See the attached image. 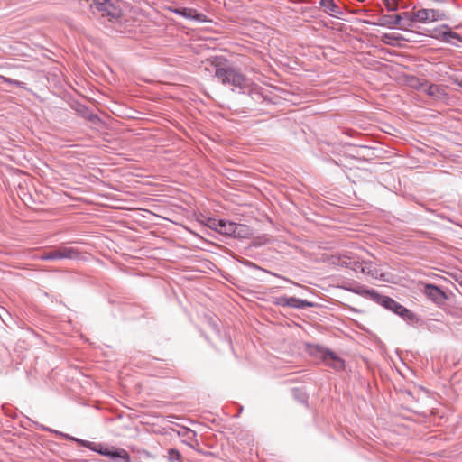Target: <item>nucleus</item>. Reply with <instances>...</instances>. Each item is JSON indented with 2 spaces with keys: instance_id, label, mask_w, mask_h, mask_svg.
Instances as JSON below:
<instances>
[{
  "instance_id": "1",
  "label": "nucleus",
  "mask_w": 462,
  "mask_h": 462,
  "mask_svg": "<svg viewBox=\"0 0 462 462\" xmlns=\"http://www.w3.org/2000/svg\"><path fill=\"white\" fill-rule=\"evenodd\" d=\"M214 76L221 84L231 86L232 90L245 93L250 87V79L239 69L235 68L226 60L225 62H216Z\"/></svg>"
},
{
  "instance_id": "2",
  "label": "nucleus",
  "mask_w": 462,
  "mask_h": 462,
  "mask_svg": "<svg viewBox=\"0 0 462 462\" xmlns=\"http://www.w3.org/2000/svg\"><path fill=\"white\" fill-rule=\"evenodd\" d=\"M307 350L310 356L319 358L321 362L336 370L343 371L346 368V362L336 352L331 349L318 344H308Z\"/></svg>"
},
{
  "instance_id": "3",
  "label": "nucleus",
  "mask_w": 462,
  "mask_h": 462,
  "mask_svg": "<svg viewBox=\"0 0 462 462\" xmlns=\"http://www.w3.org/2000/svg\"><path fill=\"white\" fill-rule=\"evenodd\" d=\"M89 449L108 457L112 462H131L130 454L122 448L107 446L101 442H92Z\"/></svg>"
},
{
  "instance_id": "4",
  "label": "nucleus",
  "mask_w": 462,
  "mask_h": 462,
  "mask_svg": "<svg viewBox=\"0 0 462 462\" xmlns=\"http://www.w3.org/2000/svg\"><path fill=\"white\" fill-rule=\"evenodd\" d=\"M204 225L208 228L217 231V233L225 236H236V230L240 226L238 224L226 220V219H217L214 217H207Z\"/></svg>"
},
{
  "instance_id": "5",
  "label": "nucleus",
  "mask_w": 462,
  "mask_h": 462,
  "mask_svg": "<svg viewBox=\"0 0 462 462\" xmlns=\"http://www.w3.org/2000/svg\"><path fill=\"white\" fill-rule=\"evenodd\" d=\"M348 291L370 299L389 310L392 309V304H393V299L382 295L374 289H366L361 285H357L355 288H349Z\"/></svg>"
},
{
  "instance_id": "6",
  "label": "nucleus",
  "mask_w": 462,
  "mask_h": 462,
  "mask_svg": "<svg viewBox=\"0 0 462 462\" xmlns=\"http://www.w3.org/2000/svg\"><path fill=\"white\" fill-rule=\"evenodd\" d=\"M422 292L428 300L432 301L439 308L444 306L446 301L449 300V295L448 292L434 283H424Z\"/></svg>"
},
{
  "instance_id": "7",
  "label": "nucleus",
  "mask_w": 462,
  "mask_h": 462,
  "mask_svg": "<svg viewBox=\"0 0 462 462\" xmlns=\"http://www.w3.org/2000/svg\"><path fill=\"white\" fill-rule=\"evenodd\" d=\"M91 6L100 12L102 16L107 17L109 21L117 20L121 16V10L110 0H92Z\"/></svg>"
},
{
  "instance_id": "8",
  "label": "nucleus",
  "mask_w": 462,
  "mask_h": 462,
  "mask_svg": "<svg viewBox=\"0 0 462 462\" xmlns=\"http://www.w3.org/2000/svg\"><path fill=\"white\" fill-rule=\"evenodd\" d=\"M168 10L171 13L182 16L190 21H195L198 23L208 22V18L204 14L199 13L193 8L170 6L168 7Z\"/></svg>"
},
{
  "instance_id": "9",
  "label": "nucleus",
  "mask_w": 462,
  "mask_h": 462,
  "mask_svg": "<svg viewBox=\"0 0 462 462\" xmlns=\"http://www.w3.org/2000/svg\"><path fill=\"white\" fill-rule=\"evenodd\" d=\"M364 261H360L353 254H342L338 257L337 264L342 267L352 270L356 273H360Z\"/></svg>"
},
{
  "instance_id": "10",
  "label": "nucleus",
  "mask_w": 462,
  "mask_h": 462,
  "mask_svg": "<svg viewBox=\"0 0 462 462\" xmlns=\"http://www.w3.org/2000/svg\"><path fill=\"white\" fill-rule=\"evenodd\" d=\"M50 255L46 256L50 258V261L61 260V259H73L79 256V252L73 247H60L54 250H51Z\"/></svg>"
},
{
  "instance_id": "11",
  "label": "nucleus",
  "mask_w": 462,
  "mask_h": 462,
  "mask_svg": "<svg viewBox=\"0 0 462 462\" xmlns=\"http://www.w3.org/2000/svg\"><path fill=\"white\" fill-rule=\"evenodd\" d=\"M50 255L46 256L50 258V261L61 260V259H73L79 256V252L73 247H60L54 250H51Z\"/></svg>"
},
{
  "instance_id": "12",
  "label": "nucleus",
  "mask_w": 462,
  "mask_h": 462,
  "mask_svg": "<svg viewBox=\"0 0 462 462\" xmlns=\"http://www.w3.org/2000/svg\"><path fill=\"white\" fill-rule=\"evenodd\" d=\"M371 24L386 27L389 29L398 28L401 30V17L397 14H383L376 22L370 23Z\"/></svg>"
},
{
  "instance_id": "13",
  "label": "nucleus",
  "mask_w": 462,
  "mask_h": 462,
  "mask_svg": "<svg viewBox=\"0 0 462 462\" xmlns=\"http://www.w3.org/2000/svg\"><path fill=\"white\" fill-rule=\"evenodd\" d=\"M390 310L402 318L407 322H412L415 319V315L411 310H408L394 300Z\"/></svg>"
},
{
  "instance_id": "14",
  "label": "nucleus",
  "mask_w": 462,
  "mask_h": 462,
  "mask_svg": "<svg viewBox=\"0 0 462 462\" xmlns=\"http://www.w3.org/2000/svg\"><path fill=\"white\" fill-rule=\"evenodd\" d=\"M423 84H421V86H423ZM425 85H427V88L424 89V92L431 97H434V98H439V99H441V98H444V97H448V94L445 90V88L443 86H440V85H436V84H430L428 85V82L425 81Z\"/></svg>"
},
{
  "instance_id": "15",
  "label": "nucleus",
  "mask_w": 462,
  "mask_h": 462,
  "mask_svg": "<svg viewBox=\"0 0 462 462\" xmlns=\"http://www.w3.org/2000/svg\"><path fill=\"white\" fill-rule=\"evenodd\" d=\"M401 17V30L407 31L410 27H412L415 23L413 11L412 12H403L398 14Z\"/></svg>"
},
{
  "instance_id": "16",
  "label": "nucleus",
  "mask_w": 462,
  "mask_h": 462,
  "mask_svg": "<svg viewBox=\"0 0 462 462\" xmlns=\"http://www.w3.org/2000/svg\"><path fill=\"white\" fill-rule=\"evenodd\" d=\"M444 43L450 44L451 46L454 47H460L462 44V36L457 32L452 31L450 27H448L444 40Z\"/></svg>"
},
{
  "instance_id": "17",
  "label": "nucleus",
  "mask_w": 462,
  "mask_h": 462,
  "mask_svg": "<svg viewBox=\"0 0 462 462\" xmlns=\"http://www.w3.org/2000/svg\"><path fill=\"white\" fill-rule=\"evenodd\" d=\"M320 5L329 11V14L339 18L343 14L341 8L335 3L334 0H320Z\"/></svg>"
},
{
  "instance_id": "18",
  "label": "nucleus",
  "mask_w": 462,
  "mask_h": 462,
  "mask_svg": "<svg viewBox=\"0 0 462 462\" xmlns=\"http://www.w3.org/2000/svg\"><path fill=\"white\" fill-rule=\"evenodd\" d=\"M448 27H449V25H448V24L439 25L430 31V36L432 39H435L440 42H444L446 33H447Z\"/></svg>"
},
{
  "instance_id": "19",
  "label": "nucleus",
  "mask_w": 462,
  "mask_h": 462,
  "mask_svg": "<svg viewBox=\"0 0 462 462\" xmlns=\"http://www.w3.org/2000/svg\"><path fill=\"white\" fill-rule=\"evenodd\" d=\"M53 432L55 434L59 435V436H60L64 439H67V440L73 441V442L77 443L80 447H84V448H87L88 449L91 447L92 441L81 439L70 436V435H69L67 433L60 432V431H58V430H53Z\"/></svg>"
},
{
  "instance_id": "20",
  "label": "nucleus",
  "mask_w": 462,
  "mask_h": 462,
  "mask_svg": "<svg viewBox=\"0 0 462 462\" xmlns=\"http://www.w3.org/2000/svg\"><path fill=\"white\" fill-rule=\"evenodd\" d=\"M289 308L292 309H298V310H304L309 307H313V303L308 301L307 300H302L296 297H290L289 298Z\"/></svg>"
},
{
  "instance_id": "21",
  "label": "nucleus",
  "mask_w": 462,
  "mask_h": 462,
  "mask_svg": "<svg viewBox=\"0 0 462 462\" xmlns=\"http://www.w3.org/2000/svg\"><path fill=\"white\" fill-rule=\"evenodd\" d=\"M430 9H419L417 11H413V16L416 23H430Z\"/></svg>"
},
{
  "instance_id": "22",
  "label": "nucleus",
  "mask_w": 462,
  "mask_h": 462,
  "mask_svg": "<svg viewBox=\"0 0 462 462\" xmlns=\"http://www.w3.org/2000/svg\"><path fill=\"white\" fill-rule=\"evenodd\" d=\"M360 273L367 274L373 278H377L378 270L372 263L364 261L363 266L360 269Z\"/></svg>"
},
{
  "instance_id": "23",
  "label": "nucleus",
  "mask_w": 462,
  "mask_h": 462,
  "mask_svg": "<svg viewBox=\"0 0 462 462\" xmlns=\"http://www.w3.org/2000/svg\"><path fill=\"white\" fill-rule=\"evenodd\" d=\"M208 324L210 326V328H212V330L220 337V338H223L228 345H231V339L230 337H226V335H225L224 337L222 336L221 334V331H220V328H219V325H218V322L217 319H210L209 321H208Z\"/></svg>"
},
{
  "instance_id": "24",
  "label": "nucleus",
  "mask_w": 462,
  "mask_h": 462,
  "mask_svg": "<svg viewBox=\"0 0 462 462\" xmlns=\"http://www.w3.org/2000/svg\"><path fill=\"white\" fill-rule=\"evenodd\" d=\"M430 23L436 21H443L448 18V14L445 12L438 9H430Z\"/></svg>"
},
{
  "instance_id": "25",
  "label": "nucleus",
  "mask_w": 462,
  "mask_h": 462,
  "mask_svg": "<svg viewBox=\"0 0 462 462\" xmlns=\"http://www.w3.org/2000/svg\"><path fill=\"white\" fill-rule=\"evenodd\" d=\"M167 458L169 462H183L181 453L174 448L168 449Z\"/></svg>"
},
{
  "instance_id": "26",
  "label": "nucleus",
  "mask_w": 462,
  "mask_h": 462,
  "mask_svg": "<svg viewBox=\"0 0 462 462\" xmlns=\"http://www.w3.org/2000/svg\"><path fill=\"white\" fill-rule=\"evenodd\" d=\"M50 255V252H42L38 249H31V261L32 260H42V261H50V258L46 256Z\"/></svg>"
},
{
  "instance_id": "27",
  "label": "nucleus",
  "mask_w": 462,
  "mask_h": 462,
  "mask_svg": "<svg viewBox=\"0 0 462 462\" xmlns=\"http://www.w3.org/2000/svg\"><path fill=\"white\" fill-rule=\"evenodd\" d=\"M383 42L385 44H393V41H398L402 39V37L400 34L396 33H385L383 35Z\"/></svg>"
},
{
  "instance_id": "28",
  "label": "nucleus",
  "mask_w": 462,
  "mask_h": 462,
  "mask_svg": "<svg viewBox=\"0 0 462 462\" xmlns=\"http://www.w3.org/2000/svg\"><path fill=\"white\" fill-rule=\"evenodd\" d=\"M401 0H383L385 8L389 12H393L398 9V5Z\"/></svg>"
},
{
  "instance_id": "29",
  "label": "nucleus",
  "mask_w": 462,
  "mask_h": 462,
  "mask_svg": "<svg viewBox=\"0 0 462 462\" xmlns=\"http://www.w3.org/2000/svg\"><path fill=\"white\" fill-rule=\"evenodd\" d=\"M17 195L20 198V199L24 203V205H27L26 199L29 197L28 193L25 191V188L22 185V183L18 184Z\"/></svg>"
},
{
  "instance_id": "30",
  "label": "nucleus",
  "mask_w": 462,
  "mask_h": 462,
  "mask_svg": "<svg viewBox=\"0 0 462 462\" xmlns=\"http://www.w3.org/2000/svg\"><path fill=\"white\" fill-rule=\"evenodd\" d=\"M294 397L301 403H307L308 396L298 389H293Z\"/></svg>"
},
{
  "instance_id": "31",
  "label": "nucleus",
  "mask_w": 462,
  "mask_h": 462,
  "mask_svg": "<svg viewBox=\"0 0 462 462\" xmlns=\"http://www.w3.org/2000/svg\"><path fill=\"white\" fill-rule=\"evenodd\" d=\"M0 319L5 325H7L8 320L11 319L10 313L4 307H0Z\"/></svg>"
},
{
  "instance_id": "32",
  "label": "nucleus",
  "mask_w": 462,
  "mask_h": 462,
  "mask_svg": "<svg viewBox=\"0 0 462 462\" xmlns=\"http://www.w3.org/2000/svg\"><path fill=\"white\" fill-rule=\"evenodd\" d=\"M289 298L287 296L279 297L276 300V304L282 307H289Z\"/></svg>"
},
{
  "instance_id": "33",
  "label": "nucleus",
  "mask_w": 462,
  "mask_h": 462,
  "mask_svg": "<svg viewBox=\"0 0 462 462\" xmlns=\"http://www.w3.org/2000/svg\"><path fill=\"white\" fill-rule=\"evenodd\" d=\"M239 263H241L242 264L245 265V266H248V267H251V268H258V266L252 263L251 261L249 260H246V259H241V260H238Z\"/></svg>"
},
{
  "instance_id": "34",
  "label": "nucleus",
  "mask_w": 462,
  "mask_h": 462,
  "mask_svg": "<svg viewBox=\"0 0 462 462\" xmlns=\"http://www.w3.org/2000/svg\"><path fill=\"white\" fill-rule=\"evenodd\" d=\"M455 280L462 287V273L456 274Z\"/></svg>"
},
{
  "instance_id": "35",
  "label": "nucleus",
  "mask_w": 462,
  "mask_h": 462,
  "mask_svg": "<svg viewBox=\"0 0 462 462\" xmlns=\"http://www.w3.org/2000/svg\"><path fill=\"white\" fill-rule=\"evenodd\" d=\"M30 333H31V339L32 337L35 338V339L39 338V335L37 333H35L32 329L30 330Z\"/></svg>"
},
{
  "instance_id": "36",
  "label": "nucleus",
  "mask_w": 462,
  "mask_h": 462,
  "mask_svg": "<svg viewBox=\"0 0 462 462\" xmlns=\"http://www.w3.org/2000/svg\"><path fill=\"white\" fill-rule=\"evenodd\" d=\"M188 434L189 435H191V438L195 437L196 436V432L191 430H188ZM188 438L190 439V436H188Z\"/></svg>"
},
{
  "instance_id": "37",
  "label": "nucleus",
  "mask_w": 462,
  "mask_h": 462,
  "mask_svg": "<svg viewBox=\"0 0 462 462\" xmlns=\"http://www.w3.org/2000/svg\"><path fill=\"white\" fill-rule=\"evenodd\" d=\"M254 95L256 96L257 97H263V95H261L260 93H257V92L254 93Z\"/></svg>"
},
{
  "instance_id": "38",
  "label": "nucleus",
  "mask_w": 462,
  "mask_h": 462,
  "mask_svg": "<svg viewBox=\"0 0 462 462\" xmlns=\"http://www.w3.org/2000/svg\"><path fill=\"white\" fill-rule=\"evenodd\" d=\"M95 118H97V116H90V120H94Z\"/></svg>"
},
{
  "instance_id": "39",
  "label": "nucleus",
  "mask_w": 462,
  "mask_h": 462,
  "mask_svg": "<svg viewBox=\"0 0 462 462\" xmlns=\"http://www.w3.org/2000/svg\"><path fill=\"white\" fill-rule=\"evenodd\" d=\"M242 411H243V407H240V409H239V413H241V412H242Z\"/></svg>"
}]
</instances>
